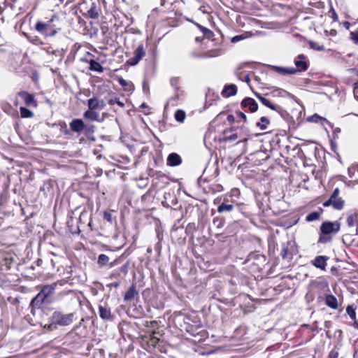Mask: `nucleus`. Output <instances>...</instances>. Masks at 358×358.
Here are the masks:
<instances>
[{
    "label": "nucleus",
    "instance_id": "nucleus-34",
    "mask_svg": "<svg viewBox=\"0 0 358 358\" xmlns=\"http://www.w3.org/2000/svg\"><path fill=\"white\" fill-rule=\"evenodd\" d=\"M222 54V52L220 50H212L208 51L206 56L208 57H217L220 56Z\"/></svg>",
    "mask_w": 358,
    "mask_h": 358
},
{
    "label": "nucleus",
    "instance_id": "nucleus-24",
    "mask_svg": "<svg viewBox=\"0 0 358 358\" xmlns=\"http://www.w3.org/2000/svg\"><path fill=\"white\" fill-rule=\"evenodd\" d=\"M20 111L22 118H29L34 116V113L25 107H20Z\"/></svg>",
    "mask_w": 358,
    "mask_h": 358
},
{
    "label": "nucleus",
    "instance_id": "nucleus-29",
    "mask_svg": "<svg viewBox=\"0 0 358 358\" xmlns=\"http://www.w3.org/2000/svg\"><path fill=\"white\" fill-rule=\"evenodd\" d=\"M339 194H340V191H339L338 188H336L334 190L331 197L329 199V200L327 201H341V199L338 198Z\"/></svg>",
    "mask_w": 358,
    "mask_h": 358
},
{
    "label": "nucleus",
    "instance_id": "nucleus-43",
    "mask_svg": "<svg viewBox=\"0 0 358 358\" xmlns=\"http://www.w3.org/2000/svg\"><path fill=\"white\" fill-rule=\"evenodd\" d=\"M119 285H120V282H112V283H110V284H108L107 286H108V287H115V288H117V287H119Z\"/></svg>",
    "mask_w": 358,
    "mask_h": 358
},
{
    "label": "nucleus",
    "instance_id": "nucleus-13",
    "mask_svg": "<svg viewBox=\"0 0 358 358\" xmlns=\"http://www.w3.org/2000/svg\"><path fill=\"white\" fill-rule=\"evenodd\" d=\"M70 128L73 131L80 132L84 129L85 124L82 120L76 119L70 123Z\"/></svg>",
    "mask_w": 358,
    "mask_h": 358
},
{
    "label": "nucleus",
    "instance_id": "nucleus-35",
    "mask_svg": "<svg viewBox=\"0 0 358 358\" xmlns=\"http://www.w3.org/2000/svg\"><path fill=\"white\" fill-rule=\"evenodd\" d=\"M346 311L352 320L356 319V313L352 306H348L346 309Z\"/></svg>",
    "mask_w": 358,
    "mask_h": 358
},
{
    "label": "nucleus",
    "instance_id": "nucleus-41",
    "mask_svg": "<svg viewBox=\"0 0 358 358\" xmlns=\"http://www.w3.org/2000/svg\"><path fill=\"white\" fill-rule=\"evenodd\" d=\"M351 39L355 43H358V34L357 32H351Z\"/></svg>",
    "mask_w": 358,
    "mask_h": 358
},
{
    "label": "nucleus",
    "instance_id": "nucleus-14",
    "mask_svg": "<svg viewBox=\"0 0 358 358\" xmlns=\"http://www.w3.org/2000/svg\"><path fill=\"white\" fill-rule=\"evenodd\" d=\"M327 258L324 256H317L313 262V264L322 270H324L327 266Z\"/></svg>",
    "mask_w": 358,
    "mask_h": 358
},
{
    "label": "nucleus",
    "instance_id": "nucleus-16",
    "mask_svg": "<svg viewBox=\"0 0 358 358\" xmlns=\"http://www.w3.org/2000/svg\"><path fill=\"white\" fill-rule=\"evenodd\" d=\"M83 117L90 121H98L99 115L96 110H91L88 108V110L84 113Z\"/></svg>",
    "mask_w": 358,
    "mask_h": 358
},
{
    "label": "nucleus",
    "instance_id": "nucleus-38",
    "mask_svg": "<svg viewBox=\"0 0 358 358\" xmlns=\"http://www.w3.org/2000/svg\"><path fill=\"white\" fill-rule=\"evenodd\" d=\"M103 219L109 222H112V221H113L112 214L109 212H106V211L104 212L103 213Z\"/></svg>",
    "mask_w": 358,
    "mask_h": 358
},
{
    "label": "nucleus",
    "instance_id": "nucleus-5",
    "mask_svg": "<svg viewBox=\"0 0 358 358\" xmlns=\"http://www.w3.org/2000/svg\"><path fill=\"white\" fill-rule=\"evenodd\" d=\"M145 50L143 45L141 44L138 46L134 52V56L129 58L127 63L131 66L137 64L139 61L145 56Z\"/></svg>",
    "mask_w": 358,
    "mask_h": 358
},
{
    "label": "nucleus",
    "instance_id": "nucleus-10",
    "mask_svg": "<svg viewBox=\"0 0 358 358\" xmlns=\"http://www.w3.org/2000/svg\"><path fill=\"white\" fill-rule=\"evenodd\" d=\"M99 313L101 319L105 320H110L113 319V315L110 309L106 306L100 305L99 306Z\"/></svg>",
    "mask_w": 358,
    "mask_h": 358
},
{
    "label": "nucleus",
    "instance_id": "nucleus-22",
    "mask_svg": "<svg viewBox=\"0 0 358 358\" xmlns=\"http://www.w3.org/2000/svg\"><path fill=\"white\" fill-rule=\"evenodd\" d=\"M90 69L91 71H97L101 73L103 71L102 66L95 60L91 59L90 61Z\"/></svg>",
    "mask_w": 358,
    "mask_h": 358
},
{
    "label": "nucleus",
    "instance_id": "nucleus-28",
    "mask_svg": "<svg viewBox=\"0 0 358 358\" xmlns=\"http://www.w3.org/2000/svg\"><path fill=\"white\" fill-rule=\"evenodd\" d=\"M233 208V206L231 204H226L225 203H222L217 208V210L220 213L223 211H231Z\"/></svg>",
    "mask_w": 358,
    "mask_h": 358
},
{
    "label": "nucleus",
    "instance_id": "nucleus-9",
    "mask_svg": "<svg viewBox=\"0 0 358 358\" xmlns=\"http://www.w3.org/2000/svg\"><path fill=\"white\" fill-rule=\"evenodd\" d=\"M295 66H296V71H303L308 69V64L306 62V57L303 55H299L294 61Z\"/></svg>",
    "mask_w": 358,
    "mask_h": 358
},
{
    "label": "nucleus",
    "instance_id": "nucleus-44",
    "mask_svg": "<svg viewBox=\"0 0 358 358\" xmlns=\"http://www.w3.org/2000/svg\"><path fill=\"white\" fill-rule=\"evenodd\" d=\"M231 193L233 195L238 196L240 194V192L238 189H234L231 190Z\"/></svg>",
    "mask_w": 358,
    "mask_h": 358
},
{
    "label": "nucleus",
    "instance_id": "nucleus-7",
    "mask_svg": "<svg viewBox=\"0 0 358 358\" xmlns=\"http://www.w3.org/2000/svg\"><path fill=\"white\" fill-rule=\"evenodd\" d=\"M18 96L24 100L26 105L34 107L37 106V102L34 96L29 92L21 91L18 93Z\"/></svg>",
    "mask_w": 358,
    "mask_h": 358
},
{
    "label": "nucleus",
    "instance_id": "nucleus-36",
    "mask_svg": "<svg viewBox=\"0 0 358 358\" xmlns=\"http://www.w3.org/2000/svg\"><path fill=\"white\" fill-rule=\"evenodd\" d=\"M108 103L110 105H113L115 103H117L118 106H120V107H124V104L122 101H120L117 98H115V99H111L108 101Z\"/></svg>",
    "mask_w": 358,
    "mask_h": 358
},
{
    "label": "nucleus",
    "instance_id": "nucleus-17",
    "mask_svg": "<svg viewBox=\"0 0 358 358\" xmlns=\"http://www.w3.org/2000/svg\"><path fill=\"white\" fill-rule=\"evenodd\" d=\"M138 294V292L136 289L135 285H131L129 289L125 292L124 296V301H130L134 299V297Z\"/></svg>",
    "mask_w": 358,
    "mask_h": 358
},
{
    "label": "nucleus",
    "instance_id": "nucleus-18",
    "mask_svg": "<svg viewBox=\"0 0 358 358\" xmlns=\"http://www.w3.org/2000/svg\"><path fill=\"white\" fill-rule=\"evenodd\" d=\"M325 303L326 304L333 308L336 309L338 308V301L336 298L332 294H327L325 297Z\"/></svg>",
    "mask_w": 358,
    "mask_h": 358
},
{
    "label": "nucleus",
    "instance_id": "nucleus-53",
    "mask_svg": "<svg viewBox=\"0 0 358 358\" xmlns=\"http://www.w3.org/2000/svg\"><path fill=\"white\" fill-rule=\"evenodd\" d=\"M145 88H147V86L145 85V83L143 84V89L145 90Z\"/></svg>",
    "mask_w": 358,
    "mask_h": 358
},
{
    "label": "nucleus",
    "instance_id": "nucleus-33",
    "mask_svg": "<svg viewBox=\"0 0 358 358\" xmlns=\"http://www.w3.org/2000/svg\"><path fill=\"white\" fill-rule=\"evenodd\" d=\"M324 206H332L334 209L341 210L343 208V203H323Z\"/></svg>",
    "mask_w": 358,
    "mask_h": 358
},
{
    "label": "nucleus",
    "instance_id": "nucleus-42",
    "mask_svg": "<svg viewBox=\"0 0 358 358\" xmlns=\"http://www.w3.org/2000/svg\"><path fill=\"white\" fill-rule=\"evenodd\" d=\"M238 138V135L236 134H233L227 137L229 141H235Z\"/></svg>",
    "mask_w": 358,
    "mask_h": 358
},
{
    "label": "nucleus",
    "instance_id": "nucleus-27",
    "mask_svg": "<svg viewBox=\"0 0 358 358\" xmlns=\"http://www.w3.org/2000/svg\"><path fill=\"white\" fill-rule=\"evenodd\" d=\"M175 118L178 122H182L185 118V113L182 110H176Z\"/></svg>",
    "mask_w": 358,
    "mask_h": 358
},
{
    "label": "nucleus",
    "instance_id": "nucleus-11",
    "mask_svg": "<svg viewBox=\"0 0 358 358\" xmlns=\"http://www.w3.org/2000/svg\"><path fill=\"white\" fill-rule=\"evenodd\" d=\"M241 105L244 107H248L252 113L257 110L258 105L257 102L252 98H245L242 102Z\"/></svg>",
    "mask_w": 358,
    "mask_h": 358
},
{
    "label": "nucleus",
    "instance_id": "nucleus-49",
    "mask_svg": "<svg viewBox=\"0 0 358 358\" xmlns=\"http://www.w3.org/2000/svg\"><path fill=\"white\" fill-rule=\"evenodd\" d=\"M198 27H199V28L203 31V33H205L206 31H208V29H206V28H203V27H201V26H200V25H198Z\"/></svg>",
    "mask_w": 358,
    "mask_h": 358
},
{
    "label": "nucleus",
    "instance_id": "nucleus-47",
    "mask_svg": "<svg viewBox=\"0 0 358 358\" xmlns=\"http://www.w3.org/2000/svg\"><path fill=\"white\" fill-rule=\"evenodd\" d=\"M243 80L248 83L250 82V80L249 76L248 75H245Z\"/></svg>",
    "mask_w": 358,
    "mask_h": 358
},
{
    "label": "nucleus",
    "instance_id": "nucleus-54",
    "mask_svg": "<svg viewBox=\"0 0 358 358\" xmlns=\"http://www.w3.org/2000/svg\"><path fill=\"white\" fill-rule=\"evenodd\" d=\"M141 106L145 107V103H143Z\"/></svg>",
    "mask_w": 358,
    "mask_h": 358
},
{
    "label": "nucleus",
    "instance_id": "nucleus-19",
    "mask_svg": "<svg viewBox=\"0 0 358 358\" xmlns=\"http://www.w3.org/2000/svg\"><path fill=\"white\" fill-rule=\"evenodd\" d=\"M273 69H275V71L277 73H279L283 74V75H285V74L292 75V74H295L297 72V71L294 68H282V67H279V66H273Z\"/></svg>",
    "mask_w": 358,
    "mask_h": 358
},
{
    "label": "nucleus",
    "instance_id": "nucleus-3",
    "mask_svg": "<svg viewBox=\"0 0 358 358\" xmlns=\"http://www.w3.org/2000/svg\"><path fill=\"white\" fill-rule=\"evenodd\" d=\"M296 253L297 249L294 241H287L282 245L280 256L283 259H292Z\"/></svg>",
    "mask_w": 358,
    "mask_h": 358
},
{
    "label": "nucleus",
    "instance_id": "nucleus-23",
    "mask_svg": "<svg viewBox=\"0 0 358 358\" xmlns=\"http://www.w3.org/2000/svg\"><path fill=\"white\" fill-rule=\"evenodd\" d=\"M49 24L43 23L41 22H38L36 24V29L44 34H48V28L49 27Z\"/></svg>",
    "mask_w": 358,
    "mask_h": 358
},
{
    "label": "nucleus",
    "instance_id": "nucleus-52",
    "mask_svg": "<svg viewBox=\"0 0 358 358\" xmlns=\"http://www.w3.org/2000/svg\"><path fill=\"white\" fill-rule=\"evenodd\" d=\"M231 119H233L232 115H229V116H228V120H231Z\"/></svg>",
    "mask_w": 358,
    "mask_h": 358
},
{
    "label": "nucleus",
    "instance_id": "nucleus-4",
    "mask_svg": "<svg viewBox=\"0 0 358 358\" xmlns=\"http://www.w3.org/2000/svg\"><path fill=\"white\" fill-rule=\"evenodd\" d=\"M340 229V224L337 222H324L322 224L320 230L324 234L337 233Z\"/></svg>",
    "mask_w": 358,
    "mask_h": 358
},
{
    "label": "nucleus",
    "instance_id": "nucleus-32",
    "mask_svg": "<svg viewBox=\"0 0 358 358\" xmlns=\"http://www.w3.org/2000/svg\"><path fill=\"white\" fill-rule=\"evenodd\" d=\"M309 45L312 49L322 51L324 50V47L322 45H320L319 43L314 42V41H310Z\"/></svg>",
    "mask_w": 358,
    "mask_h": 358
},
{
    "label": "nucleus",
    "instance_id": "nucleus-31",
    "mask_svg": "<svg viewBox=\"0 0 358 358\" xmlns=\"http://www.w3.org/2000/svg\"><path fill=\"white\" fill-rule=\"evenodd\" d=\"M108 260H109V258L107 255H106L104 254H101L98 258V264H100L101 266H103L107 264Z\"/></svg>",
    "mask_w": 358,
    "mask_h": 358
},
{
    "label": "nucleus",
    "instance_id": "nucleus-39",
    "mask_svg": "<svg viewBox=\"0 0 358 358\" xmlns=\"http://www.w3.org/2000/svg\"><path fill=\"white\" fill-rule=\"evenodd\" d=\"M353 93L355 98L358 100V81L354 85Z\"/></svg>",
    "mask_w": 358,
    "mask_h": 358
},
{
    "label": "nucleus",
    "instance_id": "nucleus-45",
    "mask_svg": "<svg viewBox=\"0 0 358 358\" xmlns=\"http://www.w3.org/2000/svg\"><path fill=\"white\" fill-rule=\"evenodd\" d=\"M238 117H241V118H242V119H243L244 120H246V115H245L243 113H242V112H238Z\"/></svg>",
    "mask_w": 358,
    "mask_h": 358
},
{
    "label": "nucleus",
    "instance_id": "nucleus-40",
    "mask_svg": "<svg viewBox=\"0 0 358 358\" xmlns=\"http://www.w3.org/2000/svg\"><path fill=\"white\" fill-rule=\"evenodd\" d=\"M245 38V36L243 35H238V36H235L234 37H233L231 38V42L232 43H236L242 39Z\"/></svg>",
    "mask_w": 358,
    "mask_h": 358
},
{
    "label": "nucleus",
    "instance_id": "nucleus-21",
    "mask_svg": "<svg viewBox=\"0 0 358 358\" xmlns=\"http://www.w3.org/2000/svg\"><path fill=\"white\" fill-rule=\"evenodd\" d=\"M347 223L349 227H353L358 223V211L348 216Z\"/></svg>",
    "mask_w": 358,
    "mask_h": 358
},
{
    "label": "nucleus",
    "instance_id": "nucleus-46",
    "mask_svg": "<svg viewBox=\"0 0 358 358\" xmlns=\"http://www.w3.org/2000/svg\"><path fill=\"white\" fill-rule=\"evenodd\" d=\"M50 187V184H44L41 189L43 190V191H44L46 189H49Z\"/></svg>",
    "mask_w": 358,
    "mask_h": 358
},
{
    "label": "nucleus",
    "instance_id": "nucleus-25",
    "mask_svg": "<svg viewBox=\"0 0 358 358\" xmlns=\"http://www.w3.org/2000/svg\"><path fill=\"white\" fill-rule=\"evenodd\" d=\"M348 176L350 178H357L358 176V165H353L348 169Z\"/></svg>",
    "mask_w": 358,
    "mask_h": 358
},
{
    "label": "nucleus",
    "instance_id": "nucleus-20",
    "mask_svg": "<svg viewBox=\"0 0 358 358\" xmlns=\"http://www.w3.org/2000/svg\"><path fill=\"white\" fill-rule=\"evenodd\" d=\"M118 82L120 85L124 87V90L127 92H133L134 90V86L132 83L127 82L126 80H124L122 78H118Z\"/></svg>",
    "mask_w": 358,
    "mask_h": 358
},
{
    "label": "nucleus",
    "instance_id": "nucleus-2",
    "mask_svg": "<svg viewBox=\"0 0 358 358\" xmlns=\"http://www.w3.org/2000/svg\"><path fill=\"white\" fill-rule=\"evenodd\" d=\"M74 319L73 313L64 314L59 311H55L52 315V320L54 323L60 326L71 324Z\"/></svg>",
    "mask_w": 358,
    "mask_h": 358
},
{
    "label": "nucleus",
    "instance_id": "nucleus-30",
    "mask_svg": "<svg viewBox=\"0 0 358 358\" xmlns=\"http://www.w3.org/2000/svg\"><path fill=\"white\" fill-rule=\"evenodd\" d=\"M319 217H320V213H317V212H313V213L308 214L306 216V220L308 222H313V221L318 220Z\"/></svg>",
    "mask_w": 358,
    "mask_h": 358
},
{
    "label": "nucleus",
    "instance_id": "nucleus-8",
    "mask_svg": "<svg viewBox=\"0 0 358 358\" xmlns=\"http://www.w3.org/2000/svg\"><path fill=\"white\" fill-rule=\"evenodd\" d=\"M256 97L264 104L265 106L271 108L273 110H275L277 112H280L281 110V108L275 104H273L270 100L264 98L262 95L258 93H255Z\"/></svg>",
    "mask_w": 358,
    "mask_h": 358
},
{
    "label": "nucleus",
    "instance_id": "nucleus-6",
    "mask_svg": "<svg viewBox=\"0 0 358 358\" xmlns=\"http://www.w3.org/2000/svg\"><path fill=\"white\" fill-rule=\"evenodd\" d=\"M87 106L90 109L96 111L97 110H102L105 107L106 103L103 100L94 96L87 100Z\"/></svg>",
    "mask_w": 358,
    "mask_h": 358
},
{
    "label": "nucleus",
    "instance_id": "nucleus-50",
    "mask_svg": "<svg viewBox=\"0 0 358 358\" xmlns=\"http://www.w3.org/2000/svg\"><path fill=\"white\" fill-rule=\"evenodd\" d=\"M58 1H59V3H57V6L59 5V4H62L64 2V0H58Z\"/></svg>",
    "mask_w": 358,
    "mask_h": 358
},
{
    "label": "nucleus",
    "instance_id": "nucleus-26",
    "mask_svg": "<svg viewBox=\"0 0 358 358\" xmlns=\"http://www.w3.org/2000/svg\"><path fill=\"white\" fill-rule=\"evenodd\" d=\"M269 122L270 121L266 117H262L260 118V121L257 123V126L262 130H265L267 128V125L269 124Z\"/></svg>",
    "mask_w": 358,
    "mask_h": 358
},
{
    "label": "nucleus",
    "instance_id": "nucleus-1",
    "mask_svg": "<svg viewBox=\"0 0 358 358\" xmlns=\"http://www.w3.org/2000/svg\"><path fill=\"white\" fill-rule=\"evenodd\" d=\"M57 285H62L63 283L62 282L58 281L51 285L43 286L41 292L32 299L31 304H42L48 296L54 293Z\"/></svg>",
    "mask_w": 358,
    "mask_h": 358
},
{
    "label": "nucleus",
    "instance_id": "nucleus-12",
    "mask_svg": "<svg viewBox=\"0 0 358 358\" xmlns=\"http://www.w3.org/2000/svg\"><path fill=\"white\" fill-rule=\"evenodd\" d=\"M182 163L180 157L176 153H171L168 156L167 164L170 166H178Z\"/></svg>",
    "mask_w": 358,
    "mask_h": 358
},
{
    "label": "nucleus",
    "instance_id": "nucleus-48",
    "mask_svg": "<svg viewBox=\"0 0 358 358\" xmlns=\"http://www.w3.org/2000/svg\"><path fill=\"white\" fill-rule=\"evenodd\" d=\"M344 26H345V27L347 29H350V22H344Z\"/></svg>",
    "mask_w": 358,
    "mask_h": 358
},
{
    "label": "nucleus",
    "instance_id": "nucleus-37",
    "mask_svg": "<svg viewBox=\"0 0 358 358\" xmlns=\"http://www.w3.org/2000/svg\"><path fill=\"white\" fill-rule=\"evenodd\" d=\"M89 15L92 19H96L99 17V13L93 8L88 11Z\"/></svg>",
    "mask_w": 358,
    "mask_h": 358
},
{
    "label": "nucleus",
    "instance_id": "nucleus-51",
    "mask_svg": "<svg viewBox=\"0 0 358 358\" xmlns=\"http://www.w3.org/2000/svg\"><path fill=\"white\" fill-rule=\"evenodd\" d=\"M324 287H327V289H329L328 284L327 282H324Z\"/></svg>",
    "mask_w": 358,
    "mask_h": 358
},
{
    "label": "nucleus",
    "instance_id": "nucleus-15",
    "mask_svg": "<svg viewBox=\"0 0 358 358\" xmlns=\"http://www.w3.org/2000/svg\"><path fill=\"white\" fill-rule=\"evenodd\" d=\"M237 92L236 86L234 84L226 85L222 92V94L224 97L235 95Z\"/></svg>",
    "mask_w": 358,
    "mask_h": 358
}]
</instances>
